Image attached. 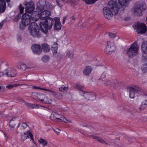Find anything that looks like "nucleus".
I'll use <instances>...</instances> for the list:
<instances>
[{
	"label": "nucleus",
	"mask_w": 147,
	"mask_h": 147,
	"mask_svg": "<svg viewBox=\"0 0 147 147\" xmlns=\"http://www.w3.org/2000/svg\"><path fill=\"white\" fill-rule=\"evenodd\" d=\"M132 0H118L119 4L116 1H110L108 2L107 7L103 9V13L105 17L107 19H111L113 15L118 13L120 5L126 7Z\"/></svg>",
	"instance_id": "nucleus-1"
},
{
	"label": "nucleus",
	"mask_w": 147,
	"mask_h": 147,
	"mask_svg": "<svg viewBox=\"0 0 147 147\" xmlns=\"http://www.w3.org/2000/svg\"><path fill=\"white\" fill-rule=\"evenodd\" d=\"M54 24V20L51 17L48 18L45 21L40 22L39 25L40 30L44 33L46 34L48 32V30L51 28Z\"/></svg>",
	"instance_id": "nucleus-2"
},
{
	"label": "nucleus",
	"mask_w": 147,
	"mask_h": 147,
	"mask_svg": "<svg viewBox=\"0 0 147 147\" xmlns=\"http://www.w3.org/2000/svg\"><path fill=\"white\" fill-rule=\"evenodd\" d=\"M80 90V95L83 96L86 99L90 100H93L95 99V95L94 93L84 92L83 91L84 86L80 84H78L74 87Z\"/></svg>",
	"instance_id": "nucleus-3"
},
{
	"label": "nucleus",
	"mask_w": 147,
	"mask_h": 147,
	"mask_svg": "<svg viewBox=\"0 0 147 147\" xmlns=\"http://www.w3.org/2000/svg\"><path fill=\"white\" fill-rule=\"evenodd\" d=\"M139 49V46L136 41L131 44L126 51L127 56L132 57L137 54Z\"/></svg>",
	"instance_id": "nucleus-4"
},
{
	"label": "nucleus",
	"mask_w": 147,
	"mask_h": 147,
	"mask_svg": "<svg viewBox=\"0 0 147 147\" xmlns=\"http://www.w3.org/2000/svg\"><path fill=\"white\" fill-rule=\"evenodd\" d=\"M146 9V5L143 2H137L135 7L133 8L134 14L137 16H141L142 11H144Z\"/></svg>",
	"instance_id": "nucleus-5"
},
{
	"label": "nucleus",
	"mask_w": 147,
	"mask_h": 147,
	"mask_svg": "<svg viewBox=\"0 0 147 147\" xmlns=\"http://www.w3.org/2000/svg\"><path fill=\"white\" fill-rule=\"evenodd\" d=\"M133 28L136 30L138 34L145 33L147 31V27L144 24L137 23L133 26Z\"/></svg>",
	"instance_id": "nucleus-6"
},
{
	"label": "nucleus",
	"mask_w": 147,
	"mask_h": 147,
	"mask_svg": "<svg viewBox=\"0 0 147 147\" xmlns=\"http://www.w3.org/2000/svg\"><path fill=\"white\" fill-rule=\"evenodd\" d=\"M30 15L24 13L22 16V20L20 24V27L21 29L23 30L26 26L28 25L30 23Z\"/></svg>",
	"instance_id": "nucleus-7"
},
{
	"label": "nucleus",
	"mask_w": 147,
	"mask_h": 147,
	"mask_svg": "<svg viewBox=\"0 0 147 147\" xmlns=\"http://www.w3.org/2000/svg\"><path fill=\"white\" fill-rule=\"evenodd\" d=\"M24 5L26 7L25 11L28 13H32L35 9L34 5L31 1L24 2Z\"/></svg>",
	"instance_id": "nucleus-8"
},
{
	"label": "nucleus",
	"mask_w": 147,
	"mask_h": 147,
	"mask_svg": "<svg viewBox=\"0 0 147 147\" xmlns=\"http://www.w3.org/2000/svg\"><path fill=\"white\" fill-rule=\"evenodd\" d=\"M115 50V47L113 42L108 41L107 46L105 50V52L107 54H110V53L113 51Z\"/></svg>",
	"instance_id": "nucleus-9"
},
{
	"label": "nucleus",
	"mask_w": 147,
	"mask_h": 147,
	"mask_svg": "<svg viewBox=\"0 0 147 147\" xmlns=\"http://www.w3.org/2000/svg\"><path fill=\"white\" fill-rule=\"evenodd\" d=\"M106 85L110 86L113 88H116L119 85L118 81L116 80L110 79L109 80H106L105 82Z\"/></svg>",
	"instance_id": "nucleus-10"
},
{
	"label": "nucleus",
	"mask_w": 147,
	"mask_h": 147,
	"mask_svg": "<svg viewBox=\"0 0 147 147\" xmlns=\"http://www.w3.org/2000/svg\"><path fill=\"white\" fill-rule=\"evenodd\" d=\"M51 15V12L48 10H45L39 14L40 18L41 20H46L49 18Z\"/></svg>",
	"instance_id": "nucleus-11"
},
{
	"label": "nucleus",
	"mask_w": 147,
	"mask_h": 147,
	"mask_svg": "<svg viewBox=\"0 0 147 147\" xmlns=\"http://www.w3.org/2000/svg\"><path fill=\"white\" fill-rule=\"evenodd\" d=\"M32 49L35 54H40L42 53V49L39 45L36 44H33L31 47Z\"/></svg>",
	"instance_id": "nucleus-12"
},
{
	"label": "nucleus",
	"mask_w": 147,
	"mask_h": 147,
	"mask_svg": "<svg viewBox=\"0 0 147 147\" xmlns=\"http://www.w3.org/2000/svg\"><path fill=\"white\" fill-rule=\"evenodd\" d=\"M5 74L7 76L13 77L16 74V70L12 68H8L5 70Z\"/></svg>",
	"instance_id": "nucleus-13"
},
{
	"label": "nucleus",
	"mask_w": 147,
	"mask_h": 147,
	"mask_svg": "<svg viewBox=\"0 0 147 147\" xmlns=\"http://www.w3.org/2000/svg\"><path fill=\"white\" fill-rule=\"evenodd\" d=\"M56 0V2L57 5L60 7H62L63 6V4L61 1L65 4H69L71 5L73 4V2L72 0Z\"/></svg>",
	"instance_id": "nucleus-14"
},
{
	"label": "nucleus",
	"mask_w": 147,
	"mask_h": 147,
	"mask_svg": "<svg viewBox=\"0 0 147 147\" xmlns=\"http://www.w3.org/2000/svg\"><path fill=\"white\" fill-rule=\"evenodd\" d=\"M45 5H40V6L37 7V9L40 11H41L43 10L45 8L48 9H50L54 7V6L51 5L48 2H45Z\"/></svg>",
	"instance_id": "nucleus-15"
},
{
	"label": "nucleus",
	"mask_w": 147,
	"mask_h": 147,
	"mask_svg": "<svg viewBox=\"0 0 147 147\" xmlns=\"http://www.w3.org/2000/svg\"><path fill=\"white\" fill-rule=\"evenodd\" d=\"M30 16H30V22L31 20L34 21H36L40 18L39 13L36 11L33 12Z\"/></svg>",
	"instance_id": "nucleus-16"
},
{
	"label": "nucleus",
	"mask_w": 147,
	"mask_h": 147,
	"mask_svg": "<svg viewBox=\"0 0 147 147\" xmlns=\"http://www.w3.org/2000/svg\"><path fill=\"white\" fill-rule=\"evenodd\" d=\"M54 20L55 21L54 30H60L61 27V25L60 23L59 18L58 17H55Z\"/></svg>",
	"instance_id": "nucleus-17"
},
{
	"label": "nucleus",
	"mask_w": 147,
	"mask_h": 147,
	"mask_svg": "<svg viewBox=\"0 0 147 147\" xmlns=\"http://www.w3.org/2000/svg\"><path fill=\"white\" fill-rule=\"evenodd\" d=\"M30 137V139L32 140H33V138L32 134L31 133L30 131H28L26 133H24L22 135V139L23 141L26 139Z\"/></svg>",
	"instance_id": "nucleus-18"
},
{
	"label": "nucleus",
	"mask_w": 147,
	"mask_h": 147,
	"mask_svg": "<svg viewBox=\"0 0 147 147\" xmlns=\"http://www.w3.org/2000/svg\"><path fill=\"white\" fill-rule=\"evenodd\" d=\"M16 67L17 68L23 71L26 70L27 69L26 65L25 64L20 62H18L16 63Z\"/></svg>",
	"instance_id": "nucleus-19"
},
{
	"label": "nucleus",
	"mask_w": 147,
	"mask_h": 147,
	"mask_svg": "<svg viewBox=\"0 0 147 147\" xmlns=\"http://www.w3.org/2000/svg\"><path fill=\"white\" fill-rule=\"evenodd\" d=\"M61 115L56 112L53 111L50 117V118L52 120L58 119H59V117Z\"/></svg>",
	"instance_id": "nucleus-20"
},
{
	"label": "nucleus",
	"mask_w": 147,
	"mask_h": 147,
	"mask_svg": "<svg viewBox=\"0 0 147 147\" xmlns=\"http://www.w3.org/2000/svg\"><path fill=\"white\" fill-rule=\"evenodd\" d=\"M40 96V97L41 96L43 97L42 98L39 100L41 101H42L44 100V102L47 104H50L52 102V100L50 98H49L47 96L44 95H42Z\"/></svg>",
	"instance_id": "nucleus-21"
},
{
	"label": "nucleus",
	"mask_w": 147,
	"mask_h": 147,
	"mask_svg": "<svg viewBox=\"0 0 147 147\" xmlns=\"http://www.w3.org/2000/svg\"><path fill=\"white\" fill-rule=\"evenodd\" d=\"M6 3L4 0H0V12L3 13L5 10Z\"/></svg>",
	"instance_id": "nucleus-22"
},
{
	"label": "nucleus",
	"mask_w": 147,
	"mask_h": 147,
	"mask_svg": "<svg viewBox=\"0 0 147 147\" xmlns=\"http://www.w3.org/2000/svg\"><path fill=\"white\" fill-rule=\"evenodd\" d=\"M30 34L34 37H38L40 36L39 29L38 30H29Z\"/></svg>",
	"instance_id": "nucleus-23"
},
{
	"label": "nucleus",
	"mask_w": 147,
	"mask_h": 147,
	"mask_svg": "<svg viewBox=\"0 0 147 147\" xmlns=\"http://www.w3.org/2000/svg\"><path fill=\"white\" fill-rule=\"evenodd\" d=\"M141 50L143 53L147 54V41L143 42L141 46Z\"/></svg>",
	"instance_id": "nucleus-24"
},
{
	"label": "nucleus",
	"mask_w": 147,
	"mask_h": 147,
	"mask_svg": "<svg viewBox=\"0 0 147 147\" xmlns=\"http://www.w3.org/2000/svg\"><path fill=\"white\" fill-rule=\"evenodd\" d=\"M92 69L90 66H87L83 71L84 74L86 76H88L91 73Z\"/></svg>",
	"instance_id": "nucleus-25"
},
{
	"label": "nucleus",
	"mask_w": 147,
	"mask_h": 147,
	"mask_svg": "<svg viewBox=\"0 0 147 147\" xmlns=\"http://www.w3.org/2000/svg\"><path fill=\"white\" fill-rule=\"evenodd\" d=\"M15 119H13L10 120L9 121V125L10 130L13 131L14 130L15 126L16 125Z\"/></svg>",
	"instance_id": "nucleus-26"
},
{
	"label": "nucleus",
	"mask_w": 147,
	"mask_h": 147,
	"mask_svg": "<svg viewBox=\"0 0 147 147\" xmlns=\"http://www.w3.org/2000/svg\"><path fill=\"white\" fill-rule=\"evenodd\" d=\"M29 30H38L39 29L38 25L35 22H32L29 28Z\"/></svg>",
	"instance_id": "nucleus-27"
},
{
	"label": "nucleus",
	"mask_w": 147,
	"mask_h": 147,
	"mask_svg": "<svg viewBox=\"0 0 147 147\" xmlns=\"http://www.w3.org/2000/svg\"><path fill=\"white\" fill-rule=\"evenodd\" d=\"M137 88L135 87V88L133 87H131L129 88V96L131 98H133L134 97V93L136 92V90Z\"/></svg>",
	"instance_id": "nucleus-28"
},
{
	"label": "nucleus",
	"mask_w": 147,
	"mask_h": 147,
	"mask_svg": "<svg viewBox=\"0 0 147 147\" xmlns=\"http://www.w3.org/2000/svg\"><path fill=\"white\" fill-rule=\"evenodd\" d=\"M42 50L45 52H48L50 50V48L49 46L46 43L42 44Z\"/></svg>",
	"instance_id": "nucleus-29"
},
{
	"label": "nucleus",
	"mask_w": 147,
	"mask_h": 147,
	"mask_svg": "<svg viewBox=\"0 0 147 147\" xmlns=\"http://www.w3.org/2000/svg\"><path fill=\"white\" fill-rule=\"evenodd\" d=\"M58 48V44L56 42L54 43L51 49L54 54L57 53Z\"/></svg>",
	"instance_id": "nucleus-30"
},
{
	"label": "nucleus",
	"mask_w": 147,
	"mask_h": 147,
	"mask_svg": "<svg viewBox=\"0 0 147 147\" xmlns=\"http://www.w3.org/2000/svg\"><path fill=\"white\" fill-rule=\"evenodd\" d=\"M91 136L92 137L93 139L97 140L98 141L100 142L107 145L108 144V143L105 141L101 138L99 137L95 136Z\"/></svg>",
	"instance_id": "nucleus-31"
},
{
	"label": "nucleus",
	"mask_w": 147,
	"mask_h": 147,
	"mask_svg": "<svg viewBox=\"0 0 147 147\" xmlns=\"http://www.w3.org/2000/svg\"><path fill=\"white\" fill-rule=\"evenodd\" d=\"M147 107V100L143 101L140 106V109L141 110H144Z\"/></svg>",
	"instance_id": "nucleus-32"
},
{
	"label": "nucleus",
	"mask_w": 147,
	"mask_h": 147,
	"mask_svg": "<svg viewBox=\"0 0 147 147\" xmlns=\"http://www.w3.org/2000/svg\"><path fill=\"white\" fill-rule=\"evenodd\" d=\"M59 118V119L61 121H62L65 123H71V122L70 121L67 120L64 117H62L61 115Z\"/></svg>",
	"instance_id": "nucleus-33"
},
{
	"label": "nucleus",
	"mask_w": 147,
	"mask_h": 147,
	"mask_svg": "<svg viewBox=\"0 0 147 147\" xmlns=\"http://www.w3.org/2000/svg\"><path fill=\"white\" fill-rule=\"evenodd\" d=\"M39 142L43 146H45L47 144V142L45 140L42 138H41L39 140Z\"/></svg>",
	"instance_id": "nucleus-34"
},
{
	"label": "nucleus",
	"mask_w": 147,
	"mask_h": 147,
	"mask_svg": "<svg viewBox=\"0 0 147 147\" xmlns=\"http://www.w3.org/2000/svg\"><path fill=\"white\" fill-rule=\"evenodd\" d=\"M49 56L46 55L43 56L41 58L42 61L45 63L49 61Z\"/></svg>",
	"instance_id": "nucleus-35"
},
{
	"label": "nucleus",
	"mask_w": 147,
	"mask_h": 147,
	"mask_svg": "<svg viewBox=\"0 0 147 147\" xmlns=\"http://www.w3.org/2000/svg\"><path fill=\"white\" fill-rule=\"evenodd\" d=\"M19 84H9L6 86V87L8 89H11L13 88V87H17L20 86Z\"/></svg>",
	"instance_id": "nucleus-36"
},
{
	"label": "nucleus",
	"mask_w": 147,
	"mask_h": 147,
	"mask_svg": "<svg viewBox=\"0 0 147 147\" xmlns=\"http://www.w3.org/2000/svg\"><path fill=\"white\" fill-rule=\"evenodd\" d=\"M67 89L68 87H65L64 85H62L59 88V91L63 92L65 91H66L67 90Z\"/></svg>",
	"instance_id": "nucleus-37"
},
{
	"label": "nucleus",
	"mask_w": 147,
	"mask_h": 147,
	"mask_svg": "<svg viewBox=\"0 0 147 147\" xmlns=\"http://www.w3.org/2000/svg\"><path fill=\"white\" fill-rule=\"evenodd\" d=\"M18 9L20 11V14H21L24 12V7L22 6V4H20L18 7Z\"/></svg>",
	"instance_id": "nucleus-38"
},
{
	"label": "nucleus",
	"mask_w": 147,
	"mask_h": 147,
	"mask_svg": "<svg viewBox=\"0 0 147 147\" xmlns=\"http://www.w3.org/2000/svg\"><path fill=\"white\" fill-rule=\"evenodd\" d=\"M73 55L74 53L72 51H68L66 54V56L68 57L71 58L73 57Z\"/></svg>",
	"instance_id": "nucleus-39"
},
{
	"label": "nucleus",
	"mask_w": 147,
	"mask_h": 147,
	"mask_svg": "<svg viewBox=\"0 0 147 147\" xmlns=\"http://www.w3.org/2000/svg\"><path fill=\"white\" fill-rule=\"evenodd\" d=\"M21 14H19L13 18V20L16 22H18L20 19Z\"/></svg>",
	"instance_id": "nucleus-40"
},
{
	"label": "nucleus",
	"mask_w": 147,
	"mask_h": 147,
	"mask_svg": "<svg viewBox=\"0 0 147 147\" xmlns=\"http://www.w3.org/2000/svg\"><path fill=\"white\" fill-rule=\"evenodd\" d=\"M109 36L110 38H114L115 37H116L117 40H118L119 39V37L118 36H116V34L114 33H109Z\"/></svg>",
	"instance_id": "nucleus-41"
},
{
	"label": "nucleus",
	"mask_w": 147,
	"mask_h": 147,
	"mask_svg": "<svg viewBox=\"0 0 147 147\" xmlns=\"http://www.w3.org/2000/svg\"><path fill=\"white\" fill-rule=\"evenodd\" d=\"M143 68L142 69V72L145 73L147 72V64H144L143 67Z\"/></svg>",
	"instance_id": "nucleus-42"
},
{
	"label": "nucleus",
	"mask_w": 147,
	"mask_h": 147,
	"mask_svg": "<svg viewBox=\"0 0 147 147\" xmlns=\"http://www.w3.org/2000/svg\"><path fill=\"white\" fill-rule=\"evenodd\" d=\"M54 131L56 133V134L58 135H59L60 134V132L61 131V130L59 129H56L55 130L54 129H53Z\"/></svg>",
	"instance_id": "nucleus-43"
},
{
	"label": "nucleus",
	"mask_w": 147,
	"mask_h": 147,
	"mask_svg": "<svg viewBox=\"0 0 147 147\" xmlns=\"http://www.w3.org/2000/svg\"><path fill=\"white\" fill-rule=\"evenodd\" d=\"M42 90H45V91H49L50 92H51V93H55V91H54L53 90H49V89H46V88H43V89H42Z\"/></svg>",
	"instance_id": "nucleus-44"
},
{
	"label": "nucleus",
	"mask_w": 147,
	"mask_h": 147,
	"mask_svg": "<svg viewBox=\"0 0 147 147\" xmlns=\"http://www.w3.org/2000/svg\"><path fill=\"white\" fill-rule=\"evenodd\" d=\"M106 77V73H103L101 75L100 77V79L102 80Z\"/></svg>",
	"instance_id": "nucleus-45"
},
{
	"label": "nucleus",
	"mask_w": 147,
	"mask_h": 147,
	"mask_svg": "<svg viewBox=\"0 0 147 147\" xmlns=\"http://www.w3.org/2000/svg\"><path fill=\"white\" fill-rule=\"evenodd\" d=\"M4 134V136L5 138V140L6 141H7L9 139V136H7L5 133L3 132Z\"/></svg>",
	"instance_id": "nucleus-46"
},
{
	"label": "nucleus",
	"mask_w": 147,
	"mask_h": 147,
	"mask_svg": "<svg viewBox=\"0 0 147 147\" xmlns=\"http://www.w3.org/2000/svg\"><path fill=\"white\" fill-rule=\"evenodd\" d=\"M21 125L23 128H26L27 127V125L25 123H22Z\"/></svg>",
	"instance_id": "nucleus-47"
},
{
	"label": "nucleus",
	"mask_w": 147,
	"mask_h": 147,
	"mask_svg": "<svg viewBox=\"0 0 147 147\" xmlns=\"http://www.w3.org/2000/svg\"><path fill=\"white\" fill-rule=\"evenodd\" d=\"M32 88L34 89H39L42 90V89H43V88H40L38 86H32Z\"/></svg>",
	"instance_id": "nucleus-48"
},
{
	"label": "nucleus",
	"mask_w": 147,
	"mask_h": 147,
	"mask_svg": "<svg viewBox=\"0 0 147 147\" xmlns=\"http://www.w3.org/2000/svg\"><path fill=\"white\" fill-rule=\"evenodd\" d=\"M5 75V71L4 72L0 71V77L1 76H4Z\"/></svg>",
	"instance_id": "nucleus-49"
},
{
	"label": "nucleus",
	"mask_w": 147,
	"mask_h": 147,
	"mask_svg": "<svg viewBox=\"0 0 147 147\" xmlns=\"http://www.w3.org/2000/svg\"><path fill=\"white\" fill-rule=\"evenodd\" d=\"M17 39L18 42H20L21 41V38L20 36H18L17 38Z\"/></svg>",
	"instance_id": "nucleus-50"
},
{
	"label": "nucleus",
	"mask_w": 147,
	"mask_h": 147,
	"mask_svg": "<svg viewBox=\"0 0 147 147\" xmlns=\"http://www.w3.org/2000/svg\"><path fill=\"white\" fill-rule=\"evenodd\" d=\"M66 17H63V21L62 22V24H64L65 22V20H66Z\"/></svg>",
	"instance_id": "nucleus-51"
},
{
	"label": "nucleus",
	"mask_w": 147,
	"mask_h": 147,
	"mask_svg": "<svg viewBox=\"0 0 147 147\" xmlns=\"http://www.w3.org/2000/svg\"><path fill=\"white\" fill-rule=\"evenodd\" d=\"M3 26V23H0V29L2 28Z\"/></svg>",
	"instance_id": "nucleus-52"
},
{
	"label": "nucleus",
	"mask_w": 147,
	"mask_h": 147,
	"mask_svg": "<svg viewBox=\"0 0 147 147\" xmlns=\"http://www.w3.org/2000/svg\"><path fill=\"white\" fill-rule=\"evenodd\" d=\"M71 20H75V18L74 16H72L71 18Z\"/></svg>",
	"instance_id": "nucleus-53"
},
{
	"label": "nucleus",
	"mask_w": 147,
	"mask_h": 147,
	"mask_svg": "<svg viewBox=\"0 0 147 147\" xmlns=\"http://www.w3.org/2000/svg\"><path fill=\"white\" fill-rule=\"evenodd\" d=\"M59 96H61L60 98H61L62 97V96L61 94L60 93H59Z\"/></svg>",
	"instance_id": "nucleus-54"
},
{
	"label": "nucleus",
	"mask_w": 147,
	"mask_h": 147,
	"mask_svg": "<svg viewBox=\"0 0 147 147\" xmlns=\"http://www.w3.org/2000/svg\"><path fill=\"white\" fill-rule=\"evenodd\" d=\"M5 1L7 2L8 3L10 1V0H5Z\"/></svg>",
	"instance_id": "nucleus-55"
},
{
	"label": "nucleus",
	"mask_w": 147,
	"mask_h": 147,
	"mask_svg": "<svg viewBox=\"0 0 147 147\" xmlns=\"http://www.w3.org/2000/svg\"><path fill=\"white\" fill-rule=\"evenodd\" d=\"M33 98H34V99H35L36 100H38V99H37V98H36V97H35H35H33Z\"/></svg>",
	"instance_id": "nucleus-56"
},
{
	"label": "nucleus",
	"mask_w": 147,
	"mask_h": 147,
	"mask_svg": "<svg viewBox=\"0 0 147 147\" xmlns=\"http://www.w3.org/2000/svg\"><path fill=\"white\" fill-rule=\"evenodd\" d=\"M1 88H2L1 86H0V90L1 89Z\"/></svg>",
	"instance_id": "nucleus-57"
},
{
	"label": "nucleus",
	"mask_w": 147,
	"mask_h": 147,
	"mask_svg": "<svg viewBox=\"0 0 147 147\" xmlns=\"http://www.w3.org/2000/svg\"><path fill=\"white\" fill-rule=\"evenodd\" d=\"M144 59H145V60H146V59H147V58H145V57H144Z\"/></svg>",
	"instance_id": "nucleus-58"
},
{
	"label": "nucleus",
	"mask_w": 147,
	"mask_h": 147,
	"mask_svg": "<svg viewBox=\"0 0 147 147\" xmlns=\"http://www.w3.org/2000/svg\"><path fill=\"white\" fill-rule=\"evenodd\" d=\"M35 105H36V104H34V106H35Z\"/></svg>",
	"instance_id": "nucleus-59"
},
{
	"label": "nucleus",
	"mask_w": 147,
	"mask_h": 147,
	"mask_svg": "<svg viewBox=\"0 0 147 147\" xmlns=\"http://www.w3.org/2000/svg\"><path fill=\"white\" fill-rule=\"evenodd\" d=\"M0 13H1V12H0Z\"/></svg>",
	"instance_id": "nucleus-60"
}]
</instances>
